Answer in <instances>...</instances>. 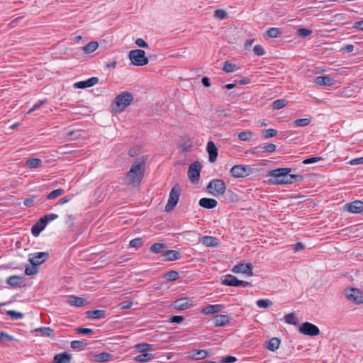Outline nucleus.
<instances>
[{
  "label": "nucleus",
  "mask_w": 363,
  "mask_h": 363,
  "mask_svg": "<svg viewBox=\"0 0 363 363\" xmlns=\"http://www.w3.org/2000/svg\"><path fill=\"white\" fill-rule=\"evenodd\" d=\"M146 158L144 157L137 159L128 172L125 180L128 185L138 186L143 178Z\"/></svg>",
  "instance_id": "1"
},
{
  "label": "nucleus",
  "mask_w": 363,
  "mask_h": 363,
  "mask_svg": "<svg viewBox=\"0 0 363 363\" xmlns=\"http://www.w3.org/2000/svg\"><path fill=\"white\" fill-rule=\"evenodd\" d=\"M291 172V168H277L268 172V183L274 185L287 184L288 173Z\"/></svg>",
  "instance_id": "2"
},
{
  "label": "nucleus",
  "mask_w": 363,
  "mask_h": 363,
  "mask_svg": "<svg viewBox=\"0 0 363 363\" xmlns=\"http://www.w3.org/2000/svg\"><path fill=\"white\" fill-rule=\"evenodd\" d=\"M133 101V95L128 91H123L114 99L113 108L116 112L123 111Z\"/></svg>",
  "instance_id": "3"
},
{
  "label": "nucleus",
  "mask_w": 363,
  "mask_h": 363,
  "mask_svg": "<svg viewBox=\"0 0 363 363\" xmlns=\"http://www.w3.org/2000/svg\"><path fill=\"white\" fill-rule=\"evenodd\" d=\"M128 57L131 63L135 66H144L149 62L148 58L145 56V52L140 49L130 50Z\"/></svg>",
  "instance_id": "4"
},
{
  "label": "nucleus",
  "mask_w": 363,
  "mask_h": 363,
  "mask_svg": "<svg viewBox=\"0 0 363 363\" xmlns=\"http://www.w3.org/2000/svg\"><path fill=\"white\" fill-rule=\"evenodd\" d=\"M225 189V182L222 179H213L207 186L208 192L214 196H223Z\"/></svg>",
  "instance_id": "5"
},
{
  "label": "nucleus",
  "mask_w": 363,
  "mask_h": 363,
  "mask_svg": "<svg viewBox=\"0 0 363 363\" xmlns=\"http://www.w3.org/2000/svg\"><path fill=\"white\" fill-rule=\"evenodd\" d=\"M180 194L181 189L179 185H174L170 191L168 202L164 208L166 212H169L175 208L178 203Z\"/></svg>",
  "instance_id": "6"
},
{
  "label": "nucleus",
  "mask_w": 363,
  "mask_h": 363,
  "mask_svg": "<svg viewBox=\"0 0 363 363\" xmlns=\"http://www.w3.org/2000/svg\"><path fill=\"white\" fill-rule=\"evenodd\" d=\"M345 295L349 301H354L357 304L363 303V292L357 288L345 289Z\"/></svg>",
  "instance_id": "7"
},
{
  "label": "nucleus",
  "mask_w": 363,
  "mask_h": 363,
  "mask_svg": "<svg viewBox=\"0 0 363 363\" xmlns=\"http://www.w3.org/2000/svg\"><path fill=\"white\" fill-rule=\"evenodd\" d=\"M298 332L308 336H316L320 334V330L318 326L309 322L302 323L298 328Z\"/></svg>",
  "instance_id": "8"
},
{
  "label": "nucleus",
  "mask_w": 363,
  "mask_h": 363,
  "mask_svg": "<svg viewBox=\"0 0 363 363\" xmlns=\"http://www.w3.org/2000/svg\"><path fill=\"white\" fill-rule=\"evenodd\" d=\"M201 164L199 162H194L189 165L188 176L193 184H196L200 179Z\"/></svg>",
  "instance_id": "9"
},
{
  "label": "nucleus",
  "mask_w": 363,
  "mask_h": 363,
  "mask_svg": "<svg viewBox=\"0 0 363 363\" xmlns=\"http://www.w3.org/2000/svg\"><path fill=\"white\" fill-rule=\"evenodd\" d=\"M221 284L225 286H242L247 287L252 286L250 282L238 280L235 277L230 274L226 275L225 278L222 279Z\"/></svg>",
  "instance_id": "10"
},
{
  "label": "nucleus",
  "mask_w": 363,
  "mask_h": 363,
  "mask_svg": "<svg viewBox=\"0 0 363 363\" xmlns=\"http://www.w3.org/2000/svg\"><path fill=\"white\" fill-rule=\"evenodd\" d=\"M252 169L247 166L235 165L230 169V174L235 178L245 177L250 174Z\"/></svg>",
  "instance_id": "11"
},
{
  "label": "nucleus",
  "mask_w": 363,
  "mask_h": 363,
  "mask_svg": "<svg viewBox=\"0 0 363 363\" xmlns=\"http://www.w3.org/2000/svg\"><path fill=\"white\" fill-rule=\"evenodd\" d=\"M49 258V253L47 252H34L29 255V262L32 265L39 266Z\"/></svg>",
  "instance_id": "12"
},
{
  "label": "nucleus",
  "mask_w": 363,
  "mask_h": 363,
  "mask_svg": "<svg viewBox=\"0 0 363 363\" xmlns=\"http://www.w3.org/2000/svg\"><path fill=\"white\" fill-rule=\"evenodd\" d=\"M252 269L253 266L251 263H238L233 267L232 272L235 274L242 273L250 277L253 275Z\"/></svg>",
  "instance_id": "13"
},
{
  "label": "nucleus",
  "mask_w": 363,
  "mask_h": 363,
  "mask_svg": "<svg viewBox=\"0 0 363 363\" xmlns=\"http://www.w3.org/2000/svg\"><path fill=\"white\" fill-rule=\"evenodd\" d=\"M193 305V301L188 297L179 298L174 302L175 309L182 311L190 308Z\"/></svg>",
  "instance_id": "14"
},
{
  "label": "nucleus",
  "mask_w": 363,
  "mask_h": 363,
  "mask_svg": "<svg viewBox=\"0 0 363 363\" xmlns=\"http://www.w3.org/2000/svg\"><path fill=\"white\" fill-rule=\"evenodd\" d=\"M345 208L347 211L352 213H359L363 211V202L361 201H354L346 204Z\"/></svg>",
  "instance_id": "15"
},
{
  "label": "nucleus",
  "mask_w": 363,
  "mask_h": 363,
  "mask_svg": "<svg viewBox=\"0 0 363 363\" xmlns=\"http://www.w3.org/2000/svg\"><path fill=\"white\" fill-rule=\"evenodd\" d=\"M207 152L208 153V160L211 162L216 161L218 157V149L213 141H208L206 146Z\"/></svg>",
  "instance_id": "16"
},
{
  "label": "nucleus",
  "mask_w": 363,
  "mask_h": 363,
  "mask_svg": "<svg viewBox=\"0 0 363 363\" xmlns=\"http://www.w3.org/2000/svg\"><path fill=\"white\" fill-rule=\"evenodd\" d=\"M99 82L98 77H91L86 81H81L74 84V87L78 89H85L96 84Z\"/></svg>",
  "instance_id": "17"
},
{
  "label": "nucleus",
  "mask_w": 363,
  "mask_h": 363,
  "mask_svg": "<svg viewBox=\"0 0 363 363\" xmlns=\"http://www.w3.org/2000/svg\"><path fill=\"white\" fill-rule=\"evenodd\" d=\"M46 227V222L40 218L31 228L32 235L37 237L40 235V232Z\"/></svg>",
  "instance_id": "18"
},
{
  "label": "nucleus",
  "mask_w": 363,
  "mask_h": 363,
  "mask_svg": "<svg viewBox=\"0 0 363 363\" xmlns=\"http://www.w3.org/2000/svg\"><path fill=\"white\" fill-rule=\"evenodd\" d=\"M314 82L318 86H331L334 84L335 80L329 76H319Z\"/></svg>",
  "instance_id": "19"
},
{
  "label": "nucleus",
  "mask_w": 363,
  "mask_h": 363,
  "mask_svg": "<svg viewBox=\"0 0 363 363\" xmlns=\"http://www.w3.org/2000/svg\"><path fill=\"white\" fill-rule=\"evenodd\" d=\"M199 203L203 208L211 209L217 206L218 201L214 199L202 198L199 200Z\"/></svg>",
  "instance_id": "20"
},
{
  "label": "nucleus",
  "mask_w": 363,
  "mask_h": 363,
  "mask_svg": "<svg viewBox=\"0 0 363 363\" xmlns=\"http://www.w3.org/2000/svg\"><path fill=\"white\" fill-rule=\"evenodd\" d=\"M106 315V311L101 309L91 310L86 312L87 318L91 319H102L104 318Z\"/></svg>",
  "instance_id": "21"
},
{
  "label": "nucleus",
  "mask_w": 363,
  "mask_h": 363,
  "mask_svg": "<svg viewBox=\"0 0 363 363\" xmlns=\"http://www.w3.org/2000/svg\"><path fill=\"white\" fill-rule=\"evenodd\" d=\"M223 308L221 304L208 305L202 309V313L205 315L213 314L221 311Z\"/></svg>",
  "instance_id": "22"
},
{
  "label": "nucleus",
  "mask_w": 363,
  "mask_h": 363,
  "mask_svg": "<svg viewBox=\"0 0 363 363\" xmlns=\"http://www.w3.org/2000/svg\"><path fill=\"white\" fill-rule=\"evenodd\" d=\"M200 242L206 247H216L218 245V240L212 236H203L200 238Z\"/></svg>",
  "instance_id": "23"
},
{
  "label": "nucleus",
  "mask_w": 363,
  "mask_h": 363,
  "mask_svg": "<svg viewBox=\"0 0 363 363\" xmlns=\"http://www.w3.org/2000/svg\"><path fill=\"white\" fill-rule=\"evenodd\" d=\"M216 326H224L229 322V317L227 315H216L213 318Z\"/></svg>",
  "instance_id": "24"
},
{
  "label": "nucleus",
  "mask_w": 363,
  "mask_h": 363,
  "mask_svg": "<svg viewBox=\"0 0 363 363\" xmlns=\"http://www.w3.org/2000/svg\"><path fill=\"white\" fill-rule=\"evenodd\" d=\"M23 281V277L17 275H13L9 277L6 281L7 284L12 287L20 286L22 284Z\"/></svg>",
  "instance_id": "25"
},
{
  "label": "nucleus",
  "mask_w": 363,
  "mask_h": 363,
  "mask_svg": "<svg viewBox=\"0 0 363 363\" xmlns=\"http://www.w3.org/2000/svg\"><path fill=\"white\" fill-rule=\"evenodd\" d=\"M71 357L66 352L60 353L54 357L52 363H70Z\"/></svg>",
  "instance_id": "26"
},
{
  "label": "nucleus",
  "mask_w": 363,
  "mask_h": 363,
  "mask_svg": "<svg viewBox=\"0 0 363 363\" xmlns=\"http://www.w3.org/2000/svg\"><path fill=\"white\" fill-rule=\"evenodd\" d=\"M164 259L166 261H174L181 258V254L179 251L174 250H167L164 254Z\"/></svg>",
  "instance_id": "27"
},
{
  "label": "nucleus",
  "mask_w": 363,
  "mask_h": 363,
  "mask_svg": "<svg viewBox=\"0 0 363 363\" xmlns=\"http://www.w3.org/2000/svg\"><path fill=\"white\" fill-rule=\"evenodd\" d=\"M208 355L207 351L204 350H196L189 354V357L194 360H200L205 359Z\"/></svg>",
  "instance_id": "28"
},
{
  "label": "nucleus",
  "mask_w": 363,
  "mask_h": 363,
  "mask_svg": "<svg viewBox=\"0 0 363 363\" xmlns=\"http://www.w3.org/2000/svg\"><path fill=\"white\" fill-rule=\"evenodd\" d=\"M111 354L108 352H101L99 354L94 355L93 361L96 362H106L110 360Z\"/></svg>",
  "instance_id": "29"
},
{
  "label": "nucleus",
  "mask_w": 363,
  "mask_h": 363,
  "mask_svg": "<svg viewBox=\"0 0 363 363\" xmlns=\"http://www.w3.org/2000/svg\"><path fill=\"white\" fill-rule=\"evenodd\" d=\"M85 299L82 297H77L74 296H71L68 298L67 302L72 305L77 307H80L84 305Z\"/></svg>",
  "instance_id": "30"
},
{
  "label": "nucleus",
  "mask_w": 363,
  "mask_h": 363,
  "mask_svg": "<svg viewBox=\"0 0 363 363\" xmlns=\"http://www.w3.org/2000/svg\"><path fill=\"white\" fill-rule=\"evenodd\" d=\"M279 345L280 340L278 337H272L268 342L267 348L272 352H274L279 348Z\"/></svg>",
  "instance_id": "31"
},
{
  "label": "nucleus",
  "mask_w": 363,
  "mask_h": 363,
  "mask_svg": "<svg viewBox=\"0 0 363 363\" xmlns=\"http://www.w3.org/2000/svg\"><path fill=\"white\" fill-rule=\"evenodd\" d=\"M35 332L43 337H54L53 330L48 327L37 328L35 329Z\"/></svg>",
  "instance_id": "32"
},
{
  "label": "nucleus",
  "mask_w": 363,
  "mask_h": 363,
  "mask_svg": "<svg viewBox=\"0 0 363 363\" xmlns=\"http://www.w3.org/2000/svg\"><path fill=\"white\" fill-rule=\"evenodd\" d=\"M99 47V43L96 41H91L89 43L86 45L82 48V50L84 53L90 54L94 52Z\"/></svg>",
  "instance_id": "33"
},
{
  "label": "nucleus",
  "mask_w": 363,
  "mask_h": 363,
  "mask_svg": "<svg viewBox=\"0 0 363 363\" xmlns=\"http://www.w3.org/2000/svg\"><path fill=\"white\" fill-rule=\"evenodd\" d=\"M281 31L279 28L272 27L267 30L266 36L268 38H276L281 35Z\"/></svg>",
  "instance_id": "34"
},
{
  "label": "nucleus",
  "mask_w": 363,
  "mask_h": 363,
  "mask_svg": "<svg viewBox=\"0 0 363 363\" xmlns=\"http://www.w3.org/2000/svg\"><path fill=\"white\" fill-rule=\"evenodd\" d=\"M154 357V354L151 353L144 352L135 357L134 359L139 362H146L152 359Z\"/></svg>",
  "instance_id": "35"
},
{
  "label": "nucleus",
  "mask_w": 363,
  "mask_h": 363,
  "mask_svg": "<svg viewBox=\"0 0 363 363\" xmlns=\"http://www.w3.org/2000/svg\"><path fill=\"white\" fill-rule=\"evenodd\" d=\"M284 321L290 325H298V320L296 317L295 314L294 313H290L284 315Z\"/></svg>",
  "instance_id": "36"
},
{
  "label": "nucleus",
  "mask_w": 363,
  "mask_h": 363,
  "mask_svg": "<svg viewBox=\"0 0 363 363\" xmlns=\"http://www.w3.org/2000/svg\"><path fill=\"white\" fill-rule=\"evenodd\" d=\"M41 163H42V161L40 159L32 158V159H29L28 160H27L26 166L28 168L33 169V168L38 167L41 164Z\"/></svg>",
  "instance_id": "37"
},
{
  "label": "nucleus",
  "mask_w": 363,
  "mask_h": 363,
  "mask_svg": "<svg viewBox=\"0 0 363 363\" xmlns=\"http://www.w3.org/2000/svg\"><path fill=\"white\" fill-rule=\"evenodd\" d=\"M303 180V177L301 174H290L288 173L287 184H291L295 182H299Z\"/></svg>",
  "instance_id": "38"
},
{
  "label": "nucleus",
  "mask_w": 363,
  "mask_h": 363,
  "mask_svg": "<svg viewBox=\"0 0 363 363\" xmlns=\"http://www.w3.org/2000/svg\"><path fill=\"white\" fill-rule=\"evenodd\" d=\"M166 247L164 243L157 242L150 247V251L153 253H160Z\"/></svg>",
  "instance_id": "39"
},
{
  "label": "nucleus",
  "mask_w": 363,
  "mask_h": 363,
  "mask_svg": "<svg viewBox=\"0 0 363 363\" xmlns=\"http://www.w3.org/2000/svg\"><path fill=\"white\" fill-rule=\"evenodd\" d=\"M64 193V190L62 189H57L52 191H51L50 194H48L46 199L48 200H52L56 199L57 197L62 195Z\"/></svg>",
  "instance_id": "40"
},
{
  "label": "nucleus",
  "mask_w": 363,
  "mask_h": 363,
  "mask_svg": "<svg viewBox=\"0 0 363 363\" xmlns=\"http://www.w3.org/2000/svg\"><path fill=\"white\" fill-rule=\"evenodd\" d=\"M179 274L177 271H170L165 274L164 278L168 281H175L178 279Z\"/></svg>",
  "instance_id": "41"
},
{
  "label": "nucleus",
  "mask_w": 363,
  "mask_h": 363,
  "mask_svg": "<svg viewBox=\"0 0 363 363\" xmlns=\"http://www.w3.org/2000/svg\"><path fill=\"white\" fill-rule=\"evenodd\" d=\"M252 133L251 131H242L238 133V138L242 141H248L251 139Z\"/></svg>",
  "instance_id": "42"
},
{
  "label": "nucleus",
  "mask_w": 363,
  "mask_h": 363,
  "mask_svg": "<svg viewBox=\"0 0 363 363\" xmlns=\"http://www.w3.org/2000/svg\"><path fill=\"white\" fill-rule=\"evenodd\" d=\"M235 67L236 65L235 64L228 61H225L223 64V70L227 73L233 72L235 69Z\"/></svg>",
  "instance_id": "43"
},
{
  "label": "nucleus",
  "mask_w": 363,
  "mask_h": 363,
  "mask_svg": "<svg viewBox=\"0 0 363 363\" xmlns=\"http://www.w3.org/2000/svg\"><path fill=\"white\" fill-rule=\"evenodd\" d=\"M38 272V266L32 265L27 266L25 269V274L28 276H32L37 274Z\"/></svg>",
  "instance_id": "44"
},
{
  "label": "nucleus",
  "mask_w": 363,
  "mask_h": 363,
  "mask_svg": "<svg viewBox=\"0 0 363 363\" xmlns=\"http://www.w3.org/2000/svg\"><path fill=\"white\" fill-rule=\"evenodd\" d=\"M286 105V101L285 99H277L272 103V107L274 109L282 108Z\"/></svg>",
  "instance_id": "45"
},
{
  "label": "nucleus",
  "mask_w": 363,
  "mask_h": 363,
  "mask_svg": "<svg viewBox=\"0 0 363 363\" xmlns=\"http://www.w3.org/2000/svg\"><path fill=\"white\" fill-rule=\"evenodd\" d=\"M228 14L226 11L223 9H217L214 11V17L219 20H223L226 18Z\"/></svg>",
  "instance_id": "46"
},
{
  "label": "nucleus",
  "mask_w": 363,
  "mask_h": 363,
  "mask_svg": "<svg viewBox=\"0 0 363 363\" xmlns=\"http://www.w3.org/2000/svg\"><path fill=\"white\" fill-rule=\"evenodd\" d=\"M152 345L147 343H141L135 345L136 350L140 352H145L151 348Z\"/></svg>",
  "instance_id": "47"
},
{
  "label": "nucleus",
  "mask_w": 363,
  "mask_h": 363,
  "mask_svg": "<svg viewBox=\"0 0 363 363\" xmlns=\"http://www.w3.org/2000/svg\"><path fill=\"white\" fill-rule=\"evenodd\" d=\"M262 152H273L276 150L277 146L274 144L269 143L264 144L263 146L259 147Z\"/></svg>",
  "instance_id": "48"
},
{
  "label": "nucleus",
  "mask_w": 363,
  "mask_h": 363,
  "mask_svg": "<svg viewBox=\"0 0 363 363\" xmlns=\"http://www.w3.org/2000/svg\"><path fill=\"white\" fill-rule=\"evenodd\" d=\"M257 306L259 308H266L272 305V302L268 299H259L256 302Z\"/></svg>",
  "instance_id": "49"
},
{
  "label": "nucleus",
  "mask_w": 363,
  "mask_h": 363,
  "mask_svg": "<svg viewBox=\"0 0 363 363\" xmlns=\"http://www.w3.org/2000/svg\"><path fill=\"white\" fill-rule=\"evenodd\" d=\"M14 340V337L3 331H0V341L1 342H11Z\"/></svg>",
  "instance_id": "50"
},
{
  "label": "nucleus",
  "mask_w": 363,
  "mask_h": 363,
  "mask_svg": "<svg viewBox=\"0 0 363 363\" xmlns=\"http://www.w3.org/2000/svg\"><path fill=\"white\" fill-rule=\"evenodd\" d=\"M277 134V130L273 128L267 129L263 131L264 138H269L274 137Z\"/></svg>",
  "instance_id": "51"
},
{
  "label": "nucleus",
  "mask_w": 363,
  "mask_h": 363,
  "mask_svg": "<svg viewBox=\"0 0 363 363\" xmlns=\"http://www.w3.org/2000/svg\"><path fill=\"white\" fill-rule=\"evenodd\" d=\"M311 123L310 118H300L294 121L296 126H306Z\"/></svg>",
  "instance_id": "52"
},
{
  "label": "nucleus",
  "mask_w": 363,
  "mask_h": 363,
  "mask_svg": "<svg viewBox=\"0 0 363 363\" xmlns=\"http://www.w3.org/2000/svg\"><path fill=\"white\" fill-rule=\"evenodd\" d=\"M312 33V30L308 28H298L297 34L301 38H306Z\"/></svg>",
  "instance_id": "53"
},
{
  "label": "nucleus",
  "mask_w": 363,
  "mask_h": 363,
  "mask_svg": "<svg viewBox=\"0 0 363 363\" xmlns=\"http://www.w3.org/2000/svg\"><path fill=\"white\" fill-rule=\"evenodd\" d=\"M6 313L12 319H14V320L21 319L23 316V315L21 313L16 311H8Z\"/></svg>",
  "instance_id": "54"
},
{
  "label": "nucleus",
  "mask_w": 363,
  "mask_h": 363,
  "mask_svg": "<svg viewBox=\"0 0 363 363\" xmlns=\"http://www.w3.org/2000/svg\"><path fill=\"white\" fill-rule=\"evenodd\" d=\"M45 222H46V225L51 222L52 220H54L55 219L58 218V215L55 213H50L45 215L44 216L41 217Z\"/></svg>",
  "instance_id": "55"
},
{
  "label": "nucleus",
  "mask_w": 363,
  "mask_h": 363,
  "mask_svg": "<svg viewBox=\"0 0 363 363\" xmlns=\"http://www.w3.org/2000/svg\"><path fill=\"white\" fill-rule=\"evenodd\" d=\"M70 345L72 349H81L86 346V343L84 341L74 340Z\"/></svg>",
  "instance_id": "56"
},
{
  "label": "nucleus",
  "mask_w": 363,
  "mask_h": 363,
  "mask_svg": "<svg viewBox=\"0 0 363 363\" xmlns=\"http://www.w3.org/2000/svg\"><path fill=\"white\" fill-rule=\"evenodd\" d=\"M143 240L140 238L133 239L130 241L129 245L131 247H138L143 245Z\"/></svg>",
  "instance_id": "57"
},
{
  "label": "nucleus",
  "mask_w": 363,
  "mask_h": 363,
  "mask_svg": "<svg viewBox=\"0 0 363 363\" xmlns=\"http://www.w3.org/2000/svg\"><path fill=\"white\" fill-rule=\"evenodd\" d=\"M323 159L321 157H310V158H308V159H306L303 161V164H313V163H315V162H319V161H321L323 160Z\"/></svg>",
  "instance_id": "58"
},
{
  "label": "nucleus",
  "mask_w": 363,
  "mask_h": 363,
  "mask_svg": "<svg viewBox=\"0 0 363 363\" xmlns=\"http://www.w3.org/2000/svg\"><path fill=\"white\" fill-rule=\"evenodd\" d=\"M46 103V99L39 101L38 103L33 105V106L29 109V111L27 112V114H29L34 111L38 109L41 106H43L44 104Z\"/></svg>",
  "instance_id": "59"
},
{
  "label": "nucleus",
  "mask_w": 363,
  "mask_h": 363,
  "mask_svg": "<svg viewBox=\"0 0 363 363\" xmlns=\"http://www.w3.org/2000/svg\"><path fill=\"white\" fill-rule=\"evenodd\" d=\"M253 50H254L255 53L258 56H262L265 53L264 48L260 45H256L254 47Z\"/></svg>",
  "instance_id": "60"
},
{
  "label": "nucleus",
  "mask_w": 363,
  "mask_h": 363,
  "mask_svg": "<svg viewBox=\"0 0 363 363\" xmlns=\"http://www.w3.org/2000/svg\"><path fill=\"white\" fill-rule=\"evenodd\" d=\"M133 306V303L130 301H125L120 303L118 307L121 310L128 309Z\"/></svg>",
  "instance_id": "61"
},
{
  "label": "nucleus",
  "mask_w": 363,
  "mask_h": 363,
  "mask_svg": "<svg viewBox=\"0 0 363 363\" xmlns=\"http://www.w3.org/2000/svg\"><path fill=\"white\" fill-rule=\"evenodd\" d=\"M76 331L78 334L88 335L92 334L94 333L92 329L90 328H77Z\"/></svg>",
  "instance_id": "62"
},
{
  "label": "nucleus",
  "mask_w": 363,
  "mask_h": 363,
  "mask_svg": "<svg viewBox=\"0 0 363 363\" xmlns=\"http://www.w3.org/2000/svg\"><path fill=\"white\" fill-rule=\"evenodd\" d=\"M349 164L351 165L363 164V157L352 159L349 162Z\"/></svg>",
  "instance_id": "63"
},
{
  "label": "nucleus",
  "mask_w": 363,
  "mask_h": 363,
  "mask_svg": "<svg viewBox=\"0 0 363 363\" xmlns=\"http://www.w3.org/2000/svg\"><path fill=\"white\" fill-rule=\"evenodd\" d=\"M236 361V358L233 356H227L222 359L221 363H233Z\"/></svg>",
  "instance_id": "64"
}]
</instances>
